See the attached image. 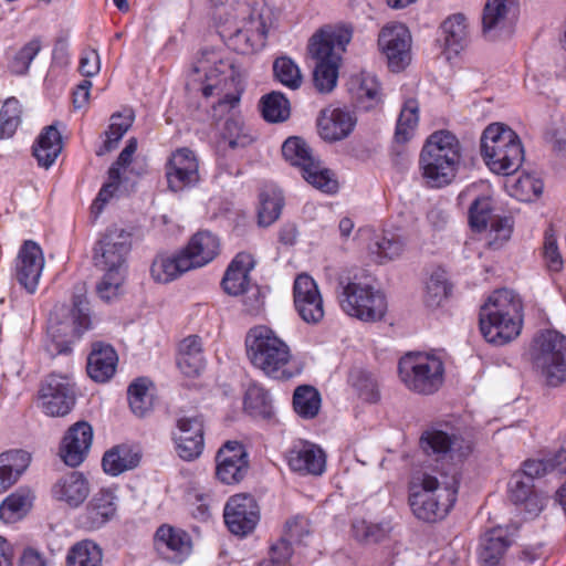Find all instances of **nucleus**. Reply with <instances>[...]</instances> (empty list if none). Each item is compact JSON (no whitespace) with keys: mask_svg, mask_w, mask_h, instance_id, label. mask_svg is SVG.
<instances>
[{"mask_svg":"<svg viewBox=\"0 0 566 566\" xmlns=\"http://www.w3.org/2000/svg\"><path fill=\"white\" fill-rule=\"evenodd\" d=\"M213 18L224 25L222 31L229 49L251 54L266 44L273 15L263 0H221Z\"/></svg>","mask_w":566,"mask_h":566,"instance_id":"f257e3e1","label":"nucleus"},{"mask_svg":"<svg viewBox=\"0 0 566 566\" xmlns=\"http://www.w3.org/2000/svg\"><path fill=\"white\" fill-rule=\"evenodd\" d=\"M186 90L200 92L206 98L218 96V102L212 106V116L221 118L240 103L241 75L232 62L223 60L218 53L202 52L192 67Z\"/></svg>","mask_w":566,"mask_h":566,"instance_id":"f03ea898","label":"nucleus"},{"mask_svg":"<svg viewBox=\"0 0 566 566\" xmlns=\"http://www.w3.org/2000/svg\"><path fill=\"white\" fill-rule=\"evenodd\" d=\"M352 39L347 29L324 27L310 39L308 53L315 60L313 81L319 93H331L338 80L340 54Z\"/></svg>","mask_w":566,"mask_h":566,"instance_id":"7ed1b4c3","label":"nucleus"},{"mask_svg":"<svg viewBox=\"0 0 566 566\" xmlns=\"http://www.w3.org/2000/svg\"><path fill=\"white\" fill-rule=\"evenodd\" d=\"M521 327L522 302L513 291H495L481 307L480 331L486 342L506 344L520 334Z\"/></svg>","mask_w":566,"mask_h":566,"instance_id":"20e7f679","label":"nucleus"},{"mask_svg":"<svg viewBox=\"0 0 566 566\" xmlns=\"http://www.w3.org/2000/svg\"><path fill=\"white\" fill-rule=\"evenodd\" d=\"M461 157V145L455 135L448 130L432 133L419 159L427 186L441 188L451 184L457 176Z\"/></svg>","mask_w":566,"mask_h":566,"instance_id":"39448f33","label":"nucleus"},{"mask_svg":"<svg viewBox=\"0 0 566 566\" xmlns=\"http://www.w3.org/2000/svg\"><path fill=\"white\" fill-rule=\"evenodd\" d=\"M247 356L250 363L265 376L273 379H290L292 360L290 346L273 329L258 325L245 336Z\"/></svg>","mask_w":566,"mask_h":566,"instance_id":"423d86ee","label":"nucleus"},{"mask_svg":"<svg viewBox=\"0 0 566 566\" xmlns=\"http://www.w3.org/2000/svg\"><path fill=\"white\" fill-rule=\"evenodd\" d=\"M337 298L347 315L363 322L380 321L387 312L384 293L357 273L347 272L339 275Z\"/></svg>","mask_w":566,"mask_h":566,"instance_id":"0eeeda50","label":"nucleus"},{"mask_svg":"<svg viewBox=\"0 0 566 566\" xmlns=\"http://www.w3.org/2000/svg\"><path fill=\"white\" fill-rule=\"evenodd\" d=\"M481 153L488 167L499 175H512L524 160L517 134L501 123L489 125L481 137Z\"/></svg>","mask_w":566,"mask_h":566,"instance_id":"6e6552de","label":"nucleus"},{"mask_svg":"<svg viewBox=\"0 0 566 566\" xmlns=\"http://www.w3.org/2000/svg\"><path fill=\"white\" fill-rule=\"evenodd\" d=\"M442 476L443 481H439L436 476L424 474L423 492L410 497L411 510L419 520L426 522L441 520L454 505L459 485L457 472L453 471L450 476Z\"/></svg>","mask_w":566,"mask_h":566,"instance_id":"1a4fd4ad","label":"nucleus"},{"mask_svg":"<svg viewBox=\"0 0 566 566\" xmlns=\"http://www.w3.org/2000/svg\"><path fill=\"white\" fill-rule=\"evenodd\" d=\"M531 357L547 385L566 380V336L554 329L541 332L533 340Z\"/></svg>","mask_w":566,"mask_h":566,"instance_id":"9d476101","label":"nucleus"},{"mask_svg":"<svg viewBox=\"0 0 566 566\" xmlns=\"http://www.w3.org/2000/svg\"><path fill=\"white\" fill-rule=\"evenodd\" d=\"M398 370L402 382L418 394L431 395L443 382V364L434 356L407 354L400 359Z\"/></svg>","mask_w":566,"mask_h":566,"instance_id":"9b49d317","label":"nucleus"},{"mask_svg":"<svg viewBox=\"0 0 566 566\" xmlns=\"http://www.w3.org/2000/svg\"><path fill=\"white\" fill-rule=\"evenodd\" d=\"M130 249V233L124 229L109 228L94 245V265L99 271L127 272Z\"/></svg>","mask_w":566,"mask_h":566,"instance_id":"f8f14e48","label":"nucleus"},{"mask_svg":"<svg viewBox=\"0 0 566 566\" xmlns=\"http://www.w3.org/2000/svg\"><path fill=\"white\" fill-rule=\"evenodd\" d=\"M42 411L51 417H63L74 406L73 386L66 376L51 374L42 382L39 390Z\"/></svg>","mask_w":566,"mask_h":566,"instance_id":"ddd939ff","label":"nucleus"},{"mask_svg":"<svg viewBox=\"0 0 566 566\" xmlns=\"http://www.w3.org/2000/svg\"><path fill=\"white\" fill-rule=\"evenodd\" d=\"M518 15V0H488L482 14V34L496 40L510 34Z\"/></svg>","mask_w":566,"mask_h":566,"instance_id":"4468645a","label":"nucleus"},{"mask_svg":"<svg viewBox=\"0 0 566 566\" xmlns=\"http://www.w3.org/2000/svg\"><path fill=\"white\" fill-rule=\"evenodd\" d=\"M378 45L392 71L403 70L410 62L411 35L402 23L387 24L378 38Z\"/></svg>","mask_w":566,"mask_h":566,"instance_id":"2eb2a0df","label":"nucleus"},{"mask_svg":"<svg viewBox=\"0 0 566 566\" xmlns=\"http://www.w3.org/2000/svg\"><path fill=\"white\" fill-rule=\"evenodd\" d=\"M45 260L42 248L33 240H25L17 254L14 261V273L17 281L33 294L40 282Z\"/></svg>","mask_w":566,"mask_h":566,"instance_id":"dca6fc26","label":"nucleus"},{"mask_svg":"<svg viewBox=\"0 0 566 566\" xmlns=\"http://www.w3.org/2000/svg\"><path fill=\"white\" fill-rule=\"evenodd\" d=\"M293 298L295 310L305 323L318 324L324 318V301L316 282L310 275H297Z\"/></svg>","mask_w":566,"mask_h":566,"instance_id":"f3484780","label":"nucleus"},{"mask_svg":"<svg viewBox=\"0 0 566 566\" xmlns=\"http://www.w3.org/2000/svg\"><path fill=\"white\" fill-rule=\"evenodd\" d=\"M223 516L231 533L245 536L259 522V506L251 495L237 494L227 502Z\"/></svg>","mask_w":566,"mask_h":566,"instance_id":"a211bd4d","label":"nucleus"},{"mask_svg":"<svg viewBox=\"0 0 566 566\" xmlns=\"http://www.w3.org/2000/svg\"><path fill=\"white\" fill-rule=\"evenodd\" d=\"M220 250V241L210 231H198L188 245L179 251V275L211 262Z\"/></svg>","mask_w":566,"mask_h":566,"instance_id":"6ab92c4d","label":"nucleus"},{"mask_svg":"<svg viewBox=\"0 0 566 566\" xmlns=\"http://www.w3.org/2000/svg\"><path fill=\"white\" fill-rule=\"evenodd\" d=\"M217 478L224 484L239 483L249 469L248 453L239 441H227L216 455Z\"/></svg>","mask_w":566,"mask_h":566,"instance_id":"aec40b11","label":"nucleus"},{"mask_svg":"<svg viewBox=\"0 0 566 566\" xmlns=\"http://www.w3.org/2000/svg\"><path fill=\"white\" fill-rule=\"evenodd\" d=\"M93 441V429L88 422L78 421L65 432L59 454L62 461L76 468L86 459Z\"/></svg>","mask_w":566,"mask_h":566,"instance_id":"412c9836","label":"nucleus"},{"mask_svg":"<svg viewBox=\"0 0 566 566\" xmlns=\"http://www.w3.org/2000/svg\"><path fill=\"white\" fill-rule=\"evenodd\" d=\"M206 367L201 337L190 335L179 342V374L185 378L186 387L196 386Z\"/></svg>","mask_w":566,"mask_h":566,"instance_id":"4be33fe9","label":"nucleus"},{"mask_svg":"<svg viewBox=\"0 0 566 566\" xmlns=\"http://www.w3.org/2000/svg\"><path fill=\"white\" fill-rule=\"evenodd\" d=\"M205 449L203 419L199 415L179 418V459L195 461Z\"/></svg>","mask_w":566,"mask_h":566,"instance_id":"5701e85b","label":"nucleus"},{"mask_svg":"<svg viewBox=\"0 0 566 566\" xmlns=\"http://www.w3.org/2000/svg\"><path fill=\"white\" fill-rule=\"evenodd\" d=\"M463 443L462 439L441 430H428L420 438L421 448L426 453L452 460H461L469 454L470 447Z\"/></svg>","mask_w":566,"mask_h":566,"instance_id":"b1692460","label":"nucleus"},{"mask_svg":"<svg viewBox=\"0 0 566 566\" xmlns=\"http://www.w3.org/2000/svg\"><path fill=\"white\" fill-rule=\"evenodd\" d=\"M512 544V534L507 527L496 526L486 531L480 539V564L482 566H499Z\"/></svg>","mask_w":566,"mask_h":566,"instance_id":"393cba45","label":"nucleus"},{"mask_svg":"<svg viewBox=\"0 0 566 566\" xmlns=\"http://www.w3.org/2000/svg\"><path fill=\"white\" fill-rule=\"evenodd\" d=\"M356 125V117L347 109H324L317 120L318 134L326 142L346 138Z\"/></svg>","mask_w":566,"mask_h":566,"instance_id":"a878e982","label":"nucleus"},{"mask_svg":"<svg viewBox=\"0 0 566 566\" xmlns=\"http://www.w3.org/2000/svg\"><path fill=\"white\" fill-rule=\"evenodd\" d=\"M287 462L295 472L321 475L325 471L326 454L318 446L304 442L289 451Z\"/></svg>","mask_w":566,"mask_h":566,"instance_id":"bb28decb","label":"nucleus"},{"mask_svg":"<svg viewBox=\"0 0 566 566\" xmlns=\"http://www.w3.org/2000/svg\"><path fill=\"white\" fill-rule=\"evenodd\" d=\"M118 356L114 347L103 342L92 344L87 357L86 370L96 382L108 381L116 373Z\"/></svg>","mask_w":566,"mask_h":566,"instance_id":"cd10ccee","label":"nucleus"},{"mask_svg":"<svg viewBox=\"0 0 566 566\" xmlns=\"http://www.w3.org/2000/svg\"><path fill=\"white\" fill-rule=\"evenodd\" d=\"M88 481L77 471L62 476L52 488L53 497L72 507L81 505L88 496Z\"/></svg>","mask_w":566,"mask_h":566,"instance_id":"c85d7f7f","label":"nucleus"},{"mask_svg":"<svg viewBox=\"0 0 566 566\" xmlns=\"http://www.w3.org/2000/svg\"><path fill=\"white\" fill-rule=\"evenodd\" d=\"M254 261L248 253H239L228 266L222 279V287L229 295H240L248 291L249 272L253 269Z\"/></svg>","mask_w":566,"mask_h":566,"instance_id":"c756f323","label":"nucleus"},{"mask_svg":"<svg viewBox=\"0 0 566 566\" xmlns=\"http://www.w3.org/2000/svg\"><path fill=\"white\" fill-rule=\"evenodd\" d=\"M116 512V495L109 489H102L93 495L86 506L85 525L96 530L107 523Z\"/></svg>","mask_w":566,"mask_h":566,"instance_id":"7c9ffc66","label":"nucleus"},{"mask_svg":"<svg viewBox=\"0 0 566 566\" xmlns=\"http://www.w3.org/2000/svg\"><path fill=\"white\" fill-rule=\"evenodd\" d=\"M510 499L531 515H537L544 506L542 499L535 494L533 482L523 474L515 473L510 481Z\"/></svg>","mask_w":566,"mask_h":566,"instance_id":"2f4dec72","label":"nucleus"},{"mask_svg":"<svg viewBox=\"0 0 566 566\" xmlns=\"http://www.w3.org/2000/svg\"><path fill=\"white\" fill-rule=\"evenodd\" d=\"M30 460V454L23 450H10L0 454V494L19 480Z\"/></svg>","mask_w":566,"mask_h":566,"instance_id":"473e14b6","label":"nucleus"},{"mask_svg":"<svg viewBox=\"0 0 566 566\" xmlns=\"http://www.w3.org/2000/svg\"><path fill=\"white\" fill-rule=\"evenodd\" d=\"M349 91L358 106L365 111L374 108L381 101L379 83L371 74L361 73L352 77Z\"/></svg>","mask_w":566,"mask_h":566,"instance_id":"72a5a7b5","label":"nucleus"},{"mask_svg":"<svg viewBox=\"0 0 566 566\" xmlns=\"http://www.w3.org/2000/svg\"><path fill=\"white\" fill-rule=\"evenodd\" d=\"M61 325L62 327L57 332L63 331L65 335L75 339L92 328L91 308L85 297L81 295L74 297L69 317Z\"/></svg>","mask_w":566,"mask_h":566,"instance_id":"f704fd0d","label":"nucleus"},{"mask_svg":"<svg viewBox=\"0 0 566 566\" xmlns=\"http://www.w3.org/2000/svg\"><path fill=\"white\" fill-rule=\"evenodd\" d=\"M139 461V451L129 446L122 444L112 448L104 454L102 467L105 473L117 476L125 471L135 469Z\"/></svg>","mask_w":566,"mask_h":566,"instance_id":"c9c22d12","label":"nucleus"},{"mask_svg":"<svg viewBox=\"0 0 566 566\" xmlns=\"http://www.w3.org/2000/svg\"><path fill=\"white\" fill-rule=\"evenodd\" d=\"M61 150V134L54 125H50L39 135L33 146V156L39 166L49 168L54 164Z\"/></svg>","mask_w":566,"mask_h":566,"instance_id":"e433bc0d","label":"nucleus"},{"mask_svg":"<svg viewBox=\"0 0 566 566\" xmlns=\"http://www.w3.org/2000/svg\"><path fill=\"white\" fill-rule=\"evenodd\" d=\"M127 396L132 412L137 417L146 416L153 408V381L147 377L136 378L128 386Z\"/></svg>","mask_w":566,"mask_h":566,"instance_id":"4c0bfd02","label":"nucleus"},{"mask_svg":"<svg viewBox=\"0 0 566 566\" xmlns=\"http://www.w3.org/2000/svg\"><path fill=\"white\" fill-rule=\"evenodd\" d=\"M442 41L447 51L458 54L468 44L467 19L463 14L448 18L441 25Z\"/></svg>","mask_w":566,"mask_h":566,"instance_id":"58836bf2","label":"nucleus"},{"mask_svg":"<svg viewBox=\"0 0 566 566\" xmlns=\"http://www.w3.org/2000/svg\"><path fill=\"white\" fill-rule=\"evenodd\" d=\"M33 494L27 488H20L10 494L0 505V518L13 523L22 518L31 509Z\"/></svg>","mask_w":566,"mask_h":566,"instance_id":"ea45409f","label":"nucleus"},{"mask_svg":"<svg viewBox=\"0 0 566 566\" xmlns=\"http://www.w3.org/2000/svg\"><path fill=\"white\" fill-rule=\"evenodd\" d=\"M102 560L101 547L88 539L74 544L66 555V566H102Z\"/></svg>","mask_w":566,"mask_h":566,"instance_id":"a19ab883","label":"nucleus"},{"mask_svg":"<svg viewBox=\"0 0 566 566\" xmlns=\"http://www.w3.org/2000/svg\"><path fill=\"white\" fill-rule=\"evenodd\" d=\"M134 122L132 111H124L111 116L108 129L105 132V140L103 147L97 151L98 156L104 155L117 147L118 142L130 128Z\"/></svg>","mask_w":566,"mask_h":566,"instance_id":"79ce46f5","label":"nucleus"},{"mask_svg":"<svg viewBox=\"0 0 566 566\" xmlns=\"http://www.w3.org/2000/svg\"><path fill=\"white\" fill-rule=\"evenodd\" d=\"M263 118L269 123H282L289 119L291 106L289 99L281 92L273 91L260 101Z\"/></svg>","mask_w":566,"mask_h":566,"instance_id":"37998d69","label":"nucleus"},{"mask_svg":"<svg viewBox=\"0 0 566 566\" xmlns=\"http://www.w3.org/2000/svg\"><path fill=\"white\" fill-rule=\"evenodd\" d=\"M244 410L254 418L268 419L272 416V401L269 392L261 386L252 384L245 391Z\"/></svg>","mask_w":566,"mask_h":566,"instance_id":"c03bdc74","label":"nucleus"},{"mask_svg":"<svg viewBox=\"0 0 566 566\" xmlns=\"http://www.w3.org/2000/svg\"><path fill=\"white\" fill-rule=\"evenodd\" d=\"M282 154L291 165L300 167L302 172L316 161L310 146L300 137L287 138L282 145Z\"/></svg>","mask_w":566,"mask_h":566,"instance_id":"a18cd8bd","label":"nucleus"},{"mask_svg":"<svg viewBox=\"0 0 566 566\" xmlns=\"http://www.w3.org/2000/svg\"><path fill=\"white\" fill-rule=\"evenodd\" d=\"M179 191L196 187L200 180L199 161L195 153L188 148H179Z\"/></svg>","mask_w":566,"mask_h":566,"instance_id":"49530a36","label":"nucleus"},{"mask_svg":"<svg viewBox=\"0 0 566 566\" xmlns=\"http://www.w3.org/2000/svg\"><path fill=\"white\" fill-rule=\"evenodd\" d=\"M405 249V241L392 233H386L369 245V252L378 263L399 258Z\"/></svg>","mask_w":566,"mask_h":566,"instance_id":"de8ad7c7","label":"nucleus"},{"mask_svg":"<svg viewBox=\"0 0 566 566\" xmlns=\"http://www.w3.org/2000/svg\"><path fill=\"white\" fill-rule=\"evenodd\" d=\"M42 49L40 38H33L19 50L9 55L8 67L15 75L28 73L32 61Z\"/></svg>","mask_w":566,"mask_h":566,"instance_id":"09e8293b","label":"nucleus"},{"mask_svg":"<svg viewBox=\"0 0 566 566\" xmlns=\"http://www.w3.org/2000/svg\"><path fill=\"white\" fill-rule=\"evenodd\" d=\"M293 406L302 418H314L321 408V396L312 386H300L294 391Z\"/></svg>","mask_w":566,"mask_h":566,"instance_id":"8fccbe9b","label":"nucleus"},{"mask_svg":"<svg viewBox=\"0 0 566 566\" xmlns=\"http://www.w3.org/2000/svg\"><path fill=\"white\" fill-rule=\"evenodd\" d=\"M283 207L281 191L272 189L262 191L260 195V207L258 210V222L262 227H269L279 219Z\"/></svg>","mask_w":566,"mask_h":566,"instance_id":"3c124183","label":"nucleus"},{"mask_svg":"<svg viewBox=\"0 0 566 566\" xmlns=\"http://www.w3.org/2000/svg\"><path fill=\"white\" fill-rule=\"evenodd\" d=\"M274 78L291 90H297L303 83L298 65L289 56L276 57L273 62Z\"/></svg>","mask_w":566,"mask_h":566,"instance_id":"603ef678","label":"nucleus"},{"mask_svg":"<svg viewBox=\"0 0 566 566\" xmlns=\"http://www.w3.org/2000/svg\"><path fill=\"white\" fill-rule=\"evenodd\" d=\"M419 105L416 99L406 101L396 127V140L399 143L408 142L413 134L419 120L418 116Z\"/></svg>","mask_w":566,"mask_h":566,"instance_id":"864d4df0","label":"nucleus"},{"mask_svg":"<svg viewBox=\"0 0 566 566\" xmlns=\"http://www.w3.org/2000/svg\"><path fill=\"white\" fill-rule=\"evenodd\" d=\"M451 287L443 271H434L426 284L424 303L428 307L440 306L447 300Z\"/></svg>","mask_w":566,"mask_h":566,"instance_id":"5fc2aeb1","label":"nucleus"},{"mask_svg":"<svg viewBox=\"0 0 566 566\" xmlns=\"http://www.w3.org/2000/svg\"><path fill=\"white\" fill-rule=\"evenodd\" d=\"M155 282L166 284L177 276V252H161L156 255L150 266Z\"/></svg>","mask_w":566,"mask_h":566,"instance_id":"6e6d98bb","label":"nucleus"},{"mask_svg":"<svg viewBox=\"0 0 566 566\" xmlns=\"http://www.w3.org/2000/svg\"><path fill=\"white\" fill-rule=\"evenodd\" d=\"M102 272L103 276L96 284V293L102 301L109 303L116 300L122 294L127 272Z\"/></svg>","mask_w":566,"mask_h":566,"instance_id":"4d7b16f0","label":"nucleus"},{"mask_svg":"<svg viewBox=\"0 0 566 566\" xmlns=\"http://www.w3.org/2000/svg\"><path fill=\"white\" fill-rule=\"evenodd\" d=\"M21 104L14 98H8L0 109V138L11 137L21 124Z\"/></svg>","mask_w":566,"mask_h":566,"instance_id":"13d9d810","label":"nucleus"},{"mask_svg":"<svg viewBox=\"0 0 566 566\" xmlns=\"http://www.w3.org/2000/svg\"><path fill=\"white\" fill-rule=\"evenodd\" d=\"M350 382L363 400L367 402H377L379 400L378 382L370 373L355 369L350 374Z\"/></svg>","mask_w":566,"mask_h":566,"instance_id":"bf43d9fd","label":"nucleus"},{"mask_svg":"<svg viewBox=\"0 0 566 566\" xmlns=\"http://www.w3.org/2000/svg\"><path fill=\"white\" fill-rule=\"evenodd\" d=\"M223 138L231 148H244L254 142L251 130L239 119L228 118L224 123Z\"/></svg>","mask_w":566,"mask_h":566,"instance_id":"052dcab7","label":"nucleus"},{"mask_svg":"<svg viewBox=\"0 0 566 566\" xmlns=\"http://www.w3.org/2000/svg\"><path fill=\"white\" fill-rule=\"evenodd\" d=\"M303 178L313 187L328 193H333L338 188V182L328 169H324L321 163L316 160L313 167L302 172Z\"/></svg>","mask_w":566,"mask_h":566,"instance_id":"680f3d73","label":"nucleus"},{"mask_svg":"<svg viewBox=\"0 0 566 566\" xmlns=\"http://www.w3.org/2000/svg\"><path fill=\"white\" fill-rule=\"evenodd\" d=\"M492 212L493 209L490 198H476L469 209V223L471 228L479 232L486 229L491 220L495 218Z\"/></svg>","mask_w":566,"mask_h":566,"instance_id":"e2e57ef3","label":"nucleus"},{"mask_svg":"<svg viewBox=\"0 0 566 566\" xmlns=\"http://www.w3.org/2000/svg\"><path fill=\"white\" fill-rule=\"evenodd\" d=\"M513 232V221L509 217H495L491 220L488 233V247L493 250L501 249L510 239Z\"/></svg>","mask_w":566,"mask_h":566,"instance_id":"0e129e2a","label":"nucleus"},{"mask_svg":"<svg viewBox=\"0 0 566 566\" xmlns=\"http://www.w3.org/2000/svg\"><path fill=\"white\" fill-rule=\"evenodd\" d=\"M154 545L165 559H174L177 554V533L170 525H161L155 533Z\"/></svg>","mask_w":566,"mask_h":566,"instance_id":"69168bd1","label":"nucleus"},{"mask_svg":"<svg viewBox=\"0 0 566 566\" xmlns=\"http://www.w3.org/2000/svg\"><path fill=\"white\" fill-rule=\"evenodd\" d=\"M512 195L522 201H531L543 192V182L532 175L524 174L511 186Z\"/></svg>","mask_w":566,"mask_h":566,"instance_id":"338daca9","label":"nucleus"},{"mask_svg":"<svg viewBox=\"0 0 566 566\" xmlns=\"http://www.w3.org/2000/svg\"><path fill=\"white\" fill-rule=\"evenodd\" d=\"M543 259L546 268L552 272H559L564 266L553 227L546 229L544 233Z\"/></svg>","mask_w":566,"mask_h":566,"instance_id":"774afa93","label":"nucleus"}]
</instances>
